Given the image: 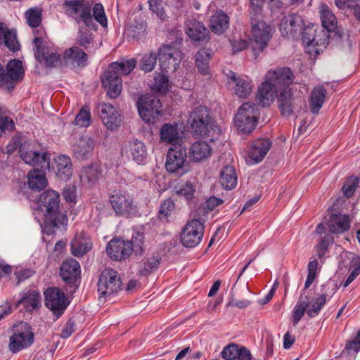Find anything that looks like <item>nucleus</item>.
<instances>
[{
  "label": "nucleus",
  "instance_id": "obj_1",
  "mask_svg": "<svg viewBox=\"0 0 360 360\" xmlns=\"http://www.w3.org/2000/svg\"><path fill=\"white\" fill-rule=\"evenodd\" d=\"M60 195L53 190L43 192L38 200L39 209L44 216V231L52 234L56 229L65 227L68 224L66 214L59 210Z\"/></svg>",
  "mask_w": 360,
  "mask_h": 360
},
{
  "label": "nucleus",
  "instance_id": "obj_2",
  "mask_svg": "<svg viewBox=\"0 0 360 360\" xmlns=\"http://www.w3.org/2000/svg\"><path fill=\"white\" fill-rule=\"evenodd\" d=\"M252 49L255 58L263 51L272 37L274 29L262 20L261 15H250Z\"/></svg>",
  "mask_w": 360,
  "mask_h": 360
},
{
  "label": "nucleus",
  "instance_id": "obj_3",
  "mask_svg": "<svg viewBox=\"0 0 360 360\" xmlns=\"http://www.w3.org/2000/svg\"><path fill=\"white\" fill-rule=\"evenodd\" d=\"M213 123L210 112L203 105L193 108L188 119L191 131L195 136H207L212 129Z\"/></svg>",
  "mask_w": 360,
  "mask_h": 360
},
{
  "label": "nucleus",
  "instance_id": "obj_4",
  "mask_svg": "<svg viewBox=\"0 0 360 360\" xmlns=\"http://www.w3.org/2000/svg\"><path fill=\"white\" fill-rule=\"evenodd\" d=\"M302 41L306 45V51L311 57L317 56L328 44L329 36L324 30L317 32L314 25L302 29Z\"/></svg>",
  "mask_w": 360,
  "mask_h": 360
},
{
  "label": "nucleus",
  "instance_id": "obj_5",
  "mask_svg": "<svg viewBox=\"0 0 360 360\" xmlns=\"http://www.w3.org/2000/svg\"><path fill=\"white\" fill-rule=\"evenodd\" d=\"M110 202L117 216L132 218L139 214L136 203L127 191H114L110 196Z\"/></svg>",
  "mask_w": 360,
  "mask_h": 360
},
{
  "label": "nucleus",
  "instance_id": "obj_6",
  "mask_svg": "<svg viewBox=\"0 0 360 360\" xmlns=\"http://www.w3.org/2000/svg\"><path fill=\"white\" fill-rule=\"evenodd\" d=\"M259 116V112L255 103H244L238 108L235 116V124L237 129L244 134L252 132L257 124Z\"/></svg>",
  "mask_w": 360,
  "mask_h": 360
},
{
  "label": "nucleus",
  "instance_id": "obj_7",
  "mask_svg": "<svg viewBox=\"0 0 360 360\" xmlns=\"http://www.w3.org/2000/svg\"><path fill=\"white\" fill-rule=\"evenodd\" d=\"M19 155L27 165L40 166L41 169H48L50 167V155L38 149L34 143L25 141L20 148Z\"/></svg>",
  "mask_w": 360,
  "mask_h": 360
},
{
  "label": "nucleus",
  "instance_id": "obj_8",
  "mask_svg": "<svg viewBox=\"0 0 360 360\" xmlns=\"http://www.w3.org/2000/svg\"><path fill=\"white\" fill-rule=\"evenodd\" d=\"M13 335L10 337L8 347L11 352L16 353L30 347L34 342V333L30 325L24 321L15 325Z\"/></svg>",
  "mask_w": 360,
  "mask_h": 360
},
{
  "label": "nucleus",
  "instance_id": "obj_9",
  "mask_svg": "<svg viewBox=\"0 0 360 360\" xmlns=\"http://www.w3.org/2000/svg\"><path fill=\"white\" fill-rule=\"evenodd\" d=\"M318 267V262L317 260L311 261L308 264V275L304 285V289L303 290V293H304L305 290L308 288L311 283L314 282L316 276V270ZM309 306V297L307 296H304V294H302L299 300L297 302L292 313V321L293 326H295L300 321V319L304 316V313L307 312V307Z\"/></svg>",
  "mask_w": 360,
  "mask_h": 360
},
{
  "label": "nucleus",
  "instance_id": "obj_10",
  "mask_svg": "<svg viewBox=\"0 0 360 360\" xmlns=\"http://www.w3.org/2000/svg\"><path fill=\"white\" fill-rule=\"evenodd\" d=\"M34 44L36 49L34 56L39 63H44L48 68L61 65L60 56L56 53L42 38L35 37Z\"/></svg>",
  "mask_w": 360,
  "mask_h": 360
},
{
  "label": "nucleus",
  "instance_id": "obj_11",
  "mask_svg": "<svg viewBox=\"0 0 360 360\" xmlns=\"http://www.w3.org/2000/svg\"><path fill=\"white\" fill-rule=\"evenodd\" d=\"M121 286V278L115 270L106 269L101 272L98 282V291L101 296L110 297L118 292Z\"/></svg>",
  "mask_w": 360,
  "mask_h": 360
},
{
  "label": "nucleus",
  "instance_id": "obj_12",
  "mask_svg": "<svg viewBox=\"0 0 360 360\" xmlns=\"http://www.w3.org/2000/svg\"><path fill=\"white\" fill-rule=\"evenodd\" d=\"M140 117L147 123H154L160 115V100L149 96H142L137 101Z\"/></svg>",
  "mask_w": 360,
  "mask_h": 360
},
{
  "label": "nucleus",
  "instance_id": "obj_13",
  "mask_svg": "<svg viewBox=\"0 0 360 360\" xmlns=\"http://www.w3.org/2000/svg\"><path fill=\"white\" fill-rule=\"evenodd\" d=\"M204 232L202 222L193 219L188 221L181 234V241L186 248H194L200 243Z\"/></svg>",
  "mask_w": 360,
  "mask_h": 360
},
{
  "label": "nucleus",
  "instance_id": "obj_14",
  "mask_svg": "<svg viewBox=\"0 0 360 360\" xmlns=\"http://www.w3.org/2000/svg\"><path fill=\"white\" fill-rule=\"evenodd\" d=\"M24 76V70L22 61L20 60H11L6 66V72H4L1 80V88L12 91L17 82L22 80Z\"/></svg>",
  "mask_w": 360,
  "mask_h": 360
},
{
  "label": "nucleus",
  "instance_id": "obj_15",
  "mask_svg": "<svg viewBox=\"0 0 360 360\" xmlns=\"http://www.w3.org/2000/svg\"><path fill=\"white\" fill-rule=\"evenodd\" d=\"M45 304L57 317L63 314L68 305L64 292L58 288H49L44 292Z\"/></svg>",
  "mask_w": 360,
  "mask_h": 360
},
{
  "label": "nucleus",
  "instance_id": "obj_16",
  "mask_svg": "<svg viewBox=\"0 0 360 360\" xmlns=\"http://www.w3.org/2000/svg\"><path fill=\"white\" fill-rule=\"evenodd\" d=\"M181 60V52L171 46H164L159 49V62L162 72H175Z\"/></svg>",
  "mask_w": 360,
  "mask_h": 360
},
{
  "label": "nucleus",
  "instance_id": "obj_17",
  "mask_svg": "<svg viewBox=\"0 0 360 360\" xmlns=\"http://www.w3.org/2000/svg\"><path fill=\"white\" fill-rule=\"evenodd\" d=\"M294 74L288 68H277L269 70L265 76L278 91L288 90L289 86L293 82Z\"/></svg>",
  "mask_w": 360,
  "mask_h": 360
},
{
  "label": "nucleus",
  "instance_id": "obj_18",
  "mask_svg": "<svg viewBox=\"0 0 360 360\" xmlns=\"http://www.w3.org/2000/svg\"><path fill=\"white\" fill-rule=\"evenodd\" d=\"M103 86L110 98H117L122 90V82L119 72L110 65L101 77Z\"/></svg>",
  "mask_w": 360,
  "mask_h": 360
},
{
  "label": "nucleus",
  "instance_id": "obj_19",
  "mask_svg": "<svg viewBox=\"0 0 360 360\" xmlns=\"http://www.w3.org/2000/svg\"><path fill=\"white\" fill-rule=\"evenodd\" d=\"M187 158L186 148L182 145H174L167 153L165 167L169 172H177L183 170Z\"/></svg>",
  "mask_w": 360,
  "mask_h": 360
},
{
  "label": "nucleus",
  "instance_id": "obj_20",
  "mask_svg": "<svg viewBox=\"0 0 360 360\" xmlns=\"http://www.w3.org/2000/svg\"><path fill=\"white\" fill-rule=\"evenodd\" d=\"M98 112L108 129L114 130L121 124V115L112 104L102 103L97 105Z\"/></svg>",
  "mask_w": 360,
  "mask_h": 360
},
{
  "label": "nucleus",
  "instance_id": "obj_21",
  "mask_svg": "<svg viewBox=\"0 0 360 360\" xmlns=\"http://www.w3.org/2000/svg\"><path fill=\"white\" fill-rule=\"evenodd\" d=\"M65 4L72 11L74 14H77L80 11V14L77 18L78 23L82 22L86 27L96 30L97 25L93 20L90 6H84L79 0H65Z\"/></svg>",
  "mask_w": 360,
  "mask_h": 360
},
{
  "label": "nucleus",
  "instance_id": "obj_22",
  "mask_svg": "<svg viewBox=\"0 0 360 360\" xmlns=\"http://www.w3.org/2000/svg\"><path fill=\"white\" fill-rule=\"evenodd\" d=\"M303 20L297 14H289L284 16L280 22L281 34L287 38L295 37L303 28Z\"/></svg>",
  "mask_w": 360,
  "mask_h": 360
},
{
  "label": "nucleus",
  "instance_id": "obj_23",
  "mask_svg": "<svg viewBox=\"0 0 360 360\" xmlns=\"http://www.w3.org/2000/svg\"><path fill=\"white\" fill-rule=\"evenodd\" d=\"M130 245L128 241L115 238L108 243L106 252L113 260L121 261L131 255Z\"/></svg>",
  "mask_w": 360,
  "mask_h": 360
},
{
  "label": "nucleus",
  "instance_id": "obj_24",
  "mask_svg": "<svg viewBox=\"0 0 360 360\" xmlns=\"http://www.w3.org/2000/svg\"><path fill=\"white\" fill-rule=\"evenodd\" d=\"M94 148V139L89 136H82L72 145V153L77 160H87L92 155Z\"/></svg>",
  "mask_w": 360,
  "mask_h": 360
},
{
  "label": "nucleus",
  "instance_id": "obj_25",
  "mask_svg": "<svg viewBox=\"0 0 360 360\" xmlns=\"http://www.w3.org/2000/svg\"><path fill=\"white\" fill-rule=\"evenodd\" d=\"M122 150L138 164L143 163L148 155L144 143L138 139L125 143Z\"/></svg>",
  "mask_w": 360,
  "mask_h": 360
},
{
  "label": "nucleus",
  "instance_id": "obj_26",
  "mask_svg": "<svg viewBox=\"0 0 360 360\" xmlns=\"http://www.w3.org/2000/svg\"><path fill=\"white\" fill-rule=\"evenodd\" d=\"M278 90L265 78L258 89L256 99L258 104L262 107L269 106L274 101Z\"/></svg>",
  "mask_w": 360,
  "mask_h": 360
},
{
  "label": "nucleus",
  "instance_id": "obj_27",
  "mask_svg": "<svg viewBox=\"0 0 360 360\" xmlns=\"http://www.w3.org/2000/svg\"><path fill=\"white\" fill-rule=\"evenodd\" d=\"M271 146V142L268 139H260L252 143L248 151V157L253 163L261 162L267 154Z\"/></svg>",
  "mask_w": 360,
  "mask_h": 360
},
{
  "label": "nucleus",
  "instance_id": "obj_28",
  "mask_svg": "<svg viewBox=\"0 0 360 360\" xmlns=\"http://www.w3.org/2000/svg\"><path fill=\"white\" fill-rule=\"evenodd\" d=\"M186 33L194 41L208 40L209 30L200 22L193 19L186 21Z\"/></svg>",
  "mask_w": 360,
  "mask_h": 360
},
{
  "label": "nucleus",
  "instance_id": "obj_29",
  "mask_svg": "<svg viewBox=\"0 0 360 360\" xmlns=\"http://www.w3.org/2000/svg\"><path fill=\"white\" fill-rule=\"evenodd\" d=\"M63 60L66 64H72L84 68L88 60L87 53L78 46L67 49L63 53Z\"/></svg>",
  "mask_w": 360,
  "mask_h": 360
},
{
  "label": "nucleus",
  "instance_id": "obj_30",
  "mask_svg": "<svg viewBox=\"0 0 360 360\" xmlns=\"http://www.w3.org/2000/svg\"><path fill=\"white\" fill-rule=\"evenodd\" d=\"M80 274V266L75 259H67L60 266V276L67 283H73Z\"/></svg>",
  "mask_w": 360,
  "mask_h": 360
},
{
  "label": "nucleus",
  "instance_id": "obj_31",
  "mask_svg": "<svg viewBox=\"0 0 360 360\" xmlns=\"http://www.w3.org/2000/svg\"><path fill=\"white\" fill-rule=\"evenodd\" d=\"M297 98H293L290 89L281 91L278 96V108L284 116L292 114Z\"/></svg>",
  "mask_w": 360,
  "mask_h": 360
},
{
  "label": "nucleus",
  "instance_id": "obj_32",
  "mask_svg": "<svg viewBox=\"0 0 360 360\" xmlns=\"http://www.w3.org/2000/svg\"><path fill=\"white\" fill-rule=\"evenodd\" d=\"M212 147L207 142L198 141L190 148V158L195 162H200L208 158L212 154Z\"/></svg>",
  "mask_w": 360,
  "mask_h": 360
},
{
  "label": "nucleus",
  "instance_id": "obj_33",
  "mask_svg": "<svg viewBox=\"0 0 360 360\" xmlns=\"http://www.w3.org/2000/svg\"><path fill=\"white\" fill-rule=\"evenodd\" d=\"M44 169H34L27 174V185L33 191H41L48 185Z\"/></svg>",
  "mask_w": 360,
  "mask_h": 360
},
{
  "label": "nucleus",
  "instance_id": "obj_34",
  "mask_svg": "<svg viewBox=\"0 0 360 360\" xmlns=\"http://www.w3.org/2000/svg\"><path fill=\"white\" fill-rule=\"evenodd\" d=\"M160 139L163 142L174 145H179L180 135L178 124L167 123L162 125L160 130Z\"/></svg>",
  "mask_w": 360,
  "mask_h": 360
},
{
  "label": "nucleus",
  "instance_id": "obj_35",
  "mask_svg": "<svg viewBox=\"0 0 360 360\" xmlns=\"http://www.w3.org/2000/svg\"><path fill=\"white\" fill-rule=\"evenodd\" d=\"M319 12L323 27L329 32L335 31L338 20L331 9L323 3L319 6Z\"/></svg>",
  "mask_w": 360,
  "mask_h": 360
},
{
  "label": "nucleus",
  "instance_id": "obj_36",
  "mask_svg": "<svg viewBox=\"0 0 360 360\" xmlns=\"http://www.w3.org/2000/svg\"><path fill=\"white\" fill-rule=\"evenodd\" d=\"M328 228L333 233H342L350 228V219L347 215L333 214L329 220Z\"/></svg>",
  "mask_w": 360,
  "mask_h": 360
},
{
  "label": "nucleus",
  "instance_id": "obj_37",
  "mask_svg": "<svg viewBox=\"0 0 360 360\" xmlns=\"http://www.w3.org/2000/svg\"><path fill=\"white\" fill-rule=\"evenodd\" d=\"M229 18L223 11H217L210 19V27L211 30L217 34H221L229 27Z\"/></svg>",
  "mask_w": 360,
  "mask_h": 360
},
{
  "label": "nucleus",
  "instance_id": "obj_38",
  "mask_svg": "<svg viewBox=\"0 0 360 360\" xmlns=\"http://www.w3.org/2000/svg\"><path fill=\"white\" fill-rule=\"evenodd\" d=\"M237 175L232 166H226L220 172L219 183L226 190L234 188L237 184Z\"/></svg>",
  "mask_w": 360,
  "mask_h": 360
},
{
  "label": "nucleus",
  "instance_id": "obj_39",
  "mask_svg": "<svg viewBox=\"0 0 360 360\" xmlns=\"http://www.w3.org/2000/svg\"><path fill=\"white\" fill-rule=\"evenodd\" d=\"M56 174L61 180H68L72 174L71 161L66 155H59L56 159Z\"/></svg>",
  "mask_w": 360,
  "mask_h": 360
},
{
  "label": "nucleus",
  "instance_id": "obj_40",
  "mask_svg": "<svg viewBox=\"0 0 360 360\" xmlns=\"http://www.w3.org/2000/svg\"><path fill=\"white\" fill-rule=\"evenodd\" d=\"M326 96V90L322 85L316 86L313 89L311 93L309 105L314 114L319 112L325 101Z\"/></svg>",
  "mask_w": 360,
  "mask_h": 360
},
{
  "label": "nucleus",
  "instance_id": "obj_41",
  "mask_svg": "<svg viewBox=\"0 0 360 360\" xmlns=\"http://www.w3.org/2000/svg\"><path fill=\"white\" fill-rule=\"evenodd\" d=\"M162 260L161 257L156 254L145 257L141 262L139 273L142 276H147L155 271Z\"/></svg>",
  "mask_w": 360,
  "mask_h": 360
},
{
  "label": "nucleus",
  "instance_id": "obj_42",
  "mask_svg": "<svg viewBox=\"0 0 360 360\" xmlns=\"http://www.w3.org/2000/svg\"><path fill=\"white\" fill-rule=\"evenodd\" d=\"M71 252L75 257H82L91 249L88 238L82 234H77L71 241Z\"/></svg>",
  "mask_w": 360,
  "mask_h": 360
},
{
  "label": "nucleus",
  "instance_id": "obj_43",
  "mask_svg": "<svg viewBox=\"0 0 360 360\" xmlns=\"http://www.w3.org/2000/svg\"><path fill=\"white\" fill-rule=\"evenodd\" d=\"M230 79L235 84V93L239 97L246 98L252 92V85L250 82L241 77H237L235 72H231Z\"/></svg>",
  "mask_w": 360,
  "mask_h": 360
},
{
  "label": "nucleus",
  "instance_id": "obj_44",
  "mask_svg": "<svg viewBox=\"0 0 360 360\" xmlns=\"http://www.w3.org/2000/svg\"><path fill=\"white\" fill-rule=\"evenodd\" d=\"M40 294L36 290H29L23 294L18 301V304H23L27 311L36 309L40 303Z\"/></svg>",
  "mask_w": 360,
  "mask_h": 360
},
{
  "label": "nucleus",
  "instance_id": "obj_45",
  "mask_svg": "<svg viewBox=\"0 0 360 360\" xmlns=\"http://www.w3.org/2000/svg\"><path fill=\"white\" fill-rule=\"evenodd\" d=\"M210 55L207 50L201 49L195 55V65L202 75L209 73V60Z\"/></svg>",
  "mask_w": 360,
  "mask_h": 360
},
{
  "label": "nucleus",
  "instance_id": "obj_46",
  "mask_svg": "<svg viewBox=\"0 0 360 360\" xmlns=\"http://www.w3.org/2000/svg\"><path fill=\"white\" fill-rule=\"evenodd\" d=\"M1 42H4L5 46L12 51L19 49L20 44L17 40L15 32L7 29L4 25L3 33L1 34Z\"/></svg>",
  "mask_w": 360,
  "mask_h": 360
},
{
  "label": "nucleus",
  "instance_id": "obj_47",
  "mask_svg": "<svg viewBox=\"0 0 360 360\" xmlns=\"http://www.w3.org/2000/svg\"><path fill=\"white\" fill-rule=\"evenodd\" d=\"M136 61L134 59L126 60L122 62H115L110 66L115 71L119 72V75H129L136 67Z\"/></svg>",
  "mask_w": 360,
  "mask_h": 360
},
{
  "label": "nucleus",
  "instance_id": "obj_48",
  "mask_svg": "<svg viewBox=\"0 0 360 360\" xmlns=\"http://www.w3.org/2000/svg\"><path fill=\"white\" fill-rule=\"evenodd\" d=\"M326 293H322L315 300L309 301V306L307 307V314L310 317H314L316 316L321 308L325 305L326 302Z\"/></svg>",
  "mask_w": 360,
  "mask_h": 360
},
{
  "label": "nucleus",
  "instance_id": "obj_49",
  "mask_svg": "<svg viewBox=\"0 0 360 360\" xmlns=\"http://www.w3.org/2000/svg\"><path fill=\"white\" fill-rule=\"evenodd\" d=\"M77 43L79 46L84 47L88 52H90L94 47V38L92 34L86 28H81L78 32Z\"/></svg>",
  "mask_w": 360,
  "mask_h": 360
},
{
  "label": "nucleus",
  "instance_id": "obj_50",
  "mask_svg": "<svg viewBox=\"0 0 360 360\" xmlns=\"http://www.w3.org/2000/svg\"><path fill=\"white\" fill-rule=\"evenodd\" d=\"M169 86L168 76L162 72L154 77L152 90L158 93L165 94L169 89Z\"/></svg>",
  "mask_w": 360,
  "mask_h": 360
},
{
  "label": "nucleus",
  "instance_id": "obj_51",
  "mask_svg": "<svg viewBox=\"0 0 360 360\" xmlns=\"http://www.w3.org/2000/svg\"><path fill=\"white\" fill-rule=\"evenodd\" d=\"M131 245L130 252H134L136 255H141L144 252L143 243L144 236L143 234L139 232L134 233L132 236L131 240L128 241Z\"/></svg>",
  "mask_w": 360,
  "mask_h": 360
},
{
  "label": "nucleus",
  "instance_id": "obj_52",
  "mask_svg": "<svg viewBox=\"0 0 360 360\" xmlns=\"http://www.w3.org/2000/svg\"><path fill=\"white\" fill-rule=\"evenodd\" d=\"M27 22L32 27H37L41 21V10L37 7L30 8L25 13Z\"/></svg>",
  "mask_w": 360,
  "mask_h": 360
},
{
  "label": "nucleus",
  "instance_id": "obj_53",
  "mask_svg": "<svg viewBox=\"0 0 360 360\" xmlns=\"http://www.w3.org/2000/svg\"><path fill=\"white\" fill-rule=\"evenodd\" d=\"M359 176L352 175L347 178L342 188L344 195L348 198L352 197L354 195L356 188L359 186Z\"/></svg>",
  "mask_w": 360,
  "mask_h": 360
},
{
  "label": "nucleus",
  "instance_id": "obj_54",
  "mask_svg": "<svg viewBox=\"0 0 360 360\" xmlns=\"http://www.w3.org/2000/svg\"><path fill=\"white\" fill-rule=\"evenodd\" d=\"M91 112L88 108L83 107L75 117L74 123L81 127H87L91 124Z\"/></svg>",
  "mask_w": 360,
  "mask_h": 360
},
{
  "label": "nucleus",
  "instance_id": "obj_55",
  "mask_svg": "<svg viewBox=\"0 0 360 360\" xmlns=\"http://www.w3.org/2000/svg\"><path fill=\"white\" fill-rule=\"evenodd\" d=\"M157 63V56L155 53L146 54L141 60V69L143 71H152Z\"/></svg>",
  "mask_w": 360,
  "mask_h": 360
},
{
  "label": "nucleus",
  "instance_id": "obj_56",
  "mask_svg": "<svg viewBox=\"0 0 360 360\" xmlns=\"http://www.w3.org/2000/svg\"><path fill=\"white\" fill-rule=\"evenodd\" d=\"M240 348L238 345L234 343L229 344L221 352V357L226 360H233L237 358L240 354Z\"/></svg>",
  "mask_w": 360,
  "mask_h": 360
},
{
  "label": "nucleus",
  "instance_id": "obj_57",
  "mask_svg": "<svg viewBox=\"0 0 360 360\" xmlns=\"http://www.w3.org/2000/svg\"><path fill=\"white\" fill-rule=\"evenodd\" d=\"M93 20L100 23L103 27L107 26V18L102 4H96L93 8Z\"/></svg>",
  "mask_w": 360,
  "mask_h": 360
},
{
  "label": "nucleus",
  "instance_id": "obj_58",
  "mask_svg": "<svg viewBox=\"0 0 360 360\" xmlns=\"http://www.w3.org/2000/svg\"><path fill=\"white\" fill-rule=\"evenodd\" d=\"M127 32L132 38H140L146 35V27L143 23L131 24L128 27Z\"/></svg>",
  "mask_w": 360,
  "mask_h": 360
},
{
  "label": "nucleus",
  "instance_id": "obj_59",
  "mask_svg": "<svg viewBox=\"0 0 360 360\" xmlns=\"http://www.w3.org/2000/svg\"><path fill=\"white\" fill-rule=\"evenodd\" d=\"M149 7L150 11L155 13L160 18L163 19L165 17L164 10V2L161 0H149Z\"/></svg>",
  "mask_w": 360,
  "mask_h": 360
},
{
  "label": "nucleus",
  "instance_id": "obj_60",
  "mask_svg": "<svg viewBox=\"0 0 360 360\" xmlns=\"http://www.w3.org/2000/svg\"><path fill=\"white\" fill-rule=\"evenodd\" d=\"M100 173L97 169L89 167L82 172L81 178L89 183H94L99 177Z\"/></svg>",
  "mask_w": 360,
  "mask_h": 360
},
{
  "label": "nucleus",
  "instance_id": "obj_61",
  "mask_svg": "<svg viewBox=\"0 0 360 360\" xmlns=\"http://www.w3.org/2000/svg\"><path fill=\"white\" fill-rule=\"evenodd\" d=\"M24 141L22 137L20 136H14L6 146V153L7 154L13 153L17 148L20 149Z\"/></svg>",
  "mask_w": 360,
  "mask_h": 360
},
{
  "label": "nucleus",
  "instance_id": "obj_62",
  "mask_svg": "<svg viewBox=\"0 0 360 360\" xmlns=\"http://www.w3.org/2000/svg\"><path fill=\"white\" fill-rule=\"evenodd\" d=\"M330 240L333 242V238L329 236H325L321 239L319 244L316 245L317 255L319 257H322L326 252Z\"/></svg>",
  "mask_w": 360,
  "mask_h": 360
},
{
  "label": "nucleus",
  "instance_id": "obj_63",
  "mask_svg": "<svg viewBox=\"0 0 360 360\" xmlns=\"http://www.w3.org/2000/svg\"><path fill=\"white\" fill-rule=\"evenodd\" d=\"M63 196L67 202H75L76 200V188L74 186H66L63 192Z\"/></svg>",
  "mask_w": 360,
  "mask_h": 360
},
{
  "label": "nucleus",
  "instance_id": "obj_64",
  "mask_svg": "<svg viewBox=\"0 0 360 360\" xmlns=\"http://www.w3.org/2000/svg\"><path fill=\"white\" fill-rule=\"evenodd\" d=\"M174 208V203L171 199H166L161 204L159 213L167 216L169 212Z\"/></svg>",
  "mask_w": 360,
  "mask_h": 360
}]
</instances>
